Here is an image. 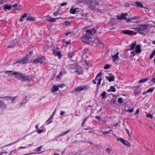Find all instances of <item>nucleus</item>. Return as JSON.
<instances>
[{
    "instance_id": "obj_25",
    "label": "nucleus",
    "mask_w": 155,
    "mask_h": 155,
    "mask_svg": "<svg viewBox=\"0 0 155 155\" xmlns=\"http://www.w3.org/2000/svg\"><path fill=\"white\" fill-rule=\"evenodd\" d=\"M61 52L60 51H59L56 52V54H54L55 56H58L59 58H60L62 57Z\"/></svg>"
},
{
    "instance_id": "obj_34",
    "label": "nucleus",
    "mask_w": 155,
    "mask_h": 155,
    "mask_svg": "<svg viewBox=\"0 0 155 155\" xmlns=\"http://www.w3.org/2000/svg\"><path fill=\"white\" fill-rule=\"evenodd\" d=\"M124 33L128 35H130L132 33L129 30H126L124 31Z\"/></svg>"
},
{
    "instance_id": "obj_48",
    "label": "nucleus",
    "mask_w": 155,
    "mask_h": 155,
    "mask_svg": "<svg viewBox=\"0 0 155 155\" xmlns=\"http://www.w3.org/2000/svg\"><path fill=\"white\" fill-rule=\"evenodd\" d=\"M134 110V109H129L128 110H126V111L127 112H130V113H132L133 112Z\"/></svg>"
},
{
    "instance_id": "obj_60",
    "label": "nucleus",
    "mask_w": 155,
    "mask_h": 155,
    "mask_svg": "<svg viewBox=\"0 0 155 155\" xmlns=\"http://www.w3.org/2000/svg\"><path fill=\"white\" fill-rule=\"evenodd\" d=\"M58 12H54L53 13V15H54V16H56L58 15Z\"/></svg>"
},
{
    "instance_id": "obj_9",
    "label": "nucleus",
    "mask_w": 155,
    "mask_h": 155,
    "mask_svg": "<svg viewBox=\"0 0 155 155\" xmlns=\"http://www.w3.org/2000/svg\"><path fill=\"white\" fill-rule=\"evenodd\" d=\"M148 26L146 25H140L139 26V33L143 34V31L147 28Z\"/></svg>"
},
{
    "instance_id": "obj_57",
    "label": "nucleus",
    "mask_w": 155,
    "mask_h": 155,
    "mask_svg": "<svg viewBox=\"0 0 155 155\" xmlns=\"http://www.w3.org/2000/svg\"><path fill=\"white\" fill-rule=\"evenodd\" d=\"M67 3L66 2H63L61 4V5L62 6H63L66 5H67Z\"/></svg>"
},
{
    "instance_id": "obj_10",
    "label": "nucleus",
    "mask_w": 155,
    "mask_h": 155,
    "mask_svg": "<svg viewBox=\"0 0 155 155\" xmlns=\"http://www.w3.org/2000/svg\"><path fill=\"white\" fill-rule=\"evenodd\" d=\"M59 90V88H58V87L57 86L54 85L51 88V92L54 94V93L58 91ZM54 95V94H53Z\"/></svg>"
},
{
    "instance_id": "obj_12",
    "label": "nucleus",
    "mask_w": 155,
    "mask_h": 155,
    "mask_svg": "<svg viewBox=\"0 0 155 155\" xmlns=\"http://www.w3.org/2000/svg\"><path fill=\"white\" fill-rule=\"evenodd\" d=\"M105 78L106 80H108L109 82L114 81L115 79L114 76L113 75L111 76H106Z\"/></svg>"
},
{
    "instance_id": "obj_1",
    "label": "nucleus",
    "mask_w": 155,
    "mask_h": 155,
    "mask_svg": "<svg viewBox=\"0 0 155 155\" xmlns=\"http://www.w3.org/2000/svg\"><path fill=\"white\" fill-rule=\"evenodd\" d=\"M96 31V29L94 28L86 30L85 35L82 37V41L84 42L88 43L89 39L91 38L92 35L94 34Z\"/></svg>"
},
{
    "instance_id": "obj_41",
    "label": "nucleus",
    "mask_w": 155,
    "mask_h": 155,
    "mask_svg": "<svg viewBox=\"0 0 155 155\" xmlns=\"http://www.w3.org/2000/svg\"><path fill=\"white\" fill-rule=\"evenodd\" d=\"M111 151V149L109 148H107L106 149V152H107L108 153H110V152Z\"/></svg>"
},
{
    "instance_id": "obj_62",
    "label": "nucleus",
    "mask_w": 155,
    "mask_h": 155,
    "mask_svg": "<svg viewBox=\"0 0 155 155\" xmlns=\"http://www.w3.org/2000/svg\"><path fill=\"white\" fill-rule=\"evenodd\" d=\"M154 56V55L152 53H151V54H150V55L149 58L150 59H152L153 57Z\"/></svg>"
},
{
    "instance_id": "obj_51",
    "label": "nucleus",
    "mask_w": 155,
    "mask_h": 155,
    "mask_svg": "<svg viewBox=\"0 0 155 155\" xmlns=\"http://www.w3.org/2000/svg\"><path fill=\"white\" fill-rule=\"evenodd\" d=\"M56 111V110H55L54 111V112L50 116V117H51V118H53V117H54V115L55 114Z\"/></svg>"
},
{
    "instance_id": "obj_56",
    "label": "nucleus",
    "mask_w": 155,
    "mask_h": 155,
    "mask_svg": "<svg viewBox=\"0 0 155 155\" xmlns=\"http://www.w3.org/2000/svg\"><path fill=\"white\" fill-rule=\"evenodd\" d=\"M64 86V84H61L59 85H57V86L58 87V88H59V87L62 88Z\"/></svg>"
},
{
    "instance_id": "obj_28",
    "label": "nucleus",
    "mask_w": 155,
    "mask_h": 155,
    "mask_svg": "<svg viewBox=\"0 0 155 155\" xmlns=\"http://www.w3.org/2000/svg\"><path fill=\"white\" fill-rule=\"evenodd\" d=\"M26 20L27 21H32L34 20V18L31 16H28Z\"/></svg>"
},
{
    "instance_id": "obj_13",
    "label": "nucleus",
    "mask_w": 155,
    "mask_h": 155,
    "mask_svg": "<svg viewBox=\"0 0 155 155\" xmlns=\"http://www.w3.org/2000/svg\"><path fill=\"white\" fill-rule=\"evenodd\" d=\"M79 8H71L70 9V12L71 14H74L76 13L77 11L79 12Z\"/></svg>"
},
{
    "instance_id": "obj_50",
    "label": "nucleus",
    "mask_w": 155,
    "mask_h": 155,
    "mask_svg": "<svg viewBox=\"0 0 155 155\" xmlns=\"http://www.w3.org/2000/svg\"><path fill=\"white\" fill-rule=\"evenodd\" d=\"M16 97H17L16 96H15L14 97H12V98L10 100H12V103H13L14 102V101Z\"/></svg>"
},
{
    "instance_id": "obj_31",
    "label": "nucleus",
    "mask_w": 155,
    "mask_h": 155,
    "mask_svg": "<svg viewBox=\"0 0 155 155\" xmlns=\"http://www.w3.org/2000/svg\"><path fill=\"white\" fill-rule=\"evenodd\" d=\"M154 89L155 87H151L147 91V93L152 92L154 90Z\"/></svg>"
},
{
    "instance_id": "obj_27",
    "label": "nucleus",
    "mask_w": 155,
    "mask_h": 155,
    "mask_svg": "<svg viewBox=\"0 0 155 155\" xmlns=\"http://www.w3.org/2000/svg\"><path fill=\"white\" fill-rule=\"evenodd\" d=\"M148 80L147 78H143L139 81L138 82L140 83H144L147 81Z\"/></svg>"
},
{
    "instance_id": "obj_40",
    "label": "nucleus",
    "mask_w": 155,
    "mask_h": 155,
    "mask_svg": "<svg viewBox=\"0 0 155 155\" xmlns=\"http://www.w3.org/2000/svg\"><path fill=\"white\" fill-rule=\"evenodd\" d=\"M110 67V66L109 64H106L104 67V68L105 69H107L109 68Z\"/></svg>"
},
{
    "instance_id": "obj_61",
    "label": "nucleus",
    "mask_w": 155,
    "mask_h": 155,
    "mask_svg": "<svg viewBox=\"0 0 155 155\" xmlns=\"http://www.w3.org/2000/svg\"><path fill=\"white\" fill-rule=\"evenodd\" d=\"M33 143H32V144H28L27 145V146H26V147H27H27H31L32 146H33Z\"/></svg>"
},
{
    "instance_id": "obj_14",
    "label": "nucleus",
    "mask_w": 155,
    "mask_h": 155,
    "mask_svg": "<svg viewBox=\"0 0 155 155\" xmlns=\"http://www.w3.org/2000/svg\"><path fill=\"white\" fill-rule=\"evenodd\" d=\"M47 17L48 18L47 20L48 22H54L56 21V18H53L49 15H47Z\"/></svg>"
},
{
    "instance_id": "obj_32",
    "label": "nucleus",
    "mask_w": 155,
    "mask_h": 155,
    "mask_svg": "<svg viewBox=\"0 0 155 155\" xmlns=\"http://www.w3.org/2000/svg\"><path fill=\"white\" fill-rule=\"evenodd\" d=\"M94 41L96 43H97L100 44H101V42L98 38L95 39Z\"/></svg>"
},
{
    "instance_id": "obj_43",
    "label": "nucleus",
    "mask_w": 155,
    "mask_h": 155,
    "mask_svg": "<svg viewBox=\"0 0 155 155\" xmlns=\"http://www.w3.org/2000/svg\"><path fill=\"white\" fill-rule=\"evenodd\" d=\"M17 5H18L17 4H15L12 6V7L14 8L15 9H16V10H18L19 9V8H17Z\"/></svg>"
},
{
    "instance_id": "obj_53",
    "label": "nucleus",
    "mask_w": 155,
    "mask_h": 155,
    "mask_svg": "<svg viewBox=\"0 0 155 155\" xmlns=\"http://www.w3.org/2000/svg\"><path fill=\"white\" fill-rule=\"evenodd\" d=\"M43 132V130H38L37 131L38 133L39 134H41V133Z\"/></svg>"
},
{
    "instance_id": "obj_8",
    "label": "nucleus",
    "mask_w": 155,
    "mask_h": 155,
    "mask_svg": "<svg viewBox=\"0 0 155 155\" xmlns=\"http://www.w3.org/2000/svg\"><path fill=\"white\" fill-rule=\"evenodd\" d=\"M102 74V73L101 72H100L97 75L95 79L96 81H98V82H97V86L101 84V82L102 80V78L101 77H99V76H100L101 74Z\"/></svg>"
},
{
    "instance_id": "obj_63",
    "label": "nucleus",
    "mask_w": 155,
    "mask_h": 155,
    "mask_svg": "<svg viewBox=\"0 0 155 155\" xmlns=\"http://www.w3.org/2000/svg\"><path fill=\"white\" fill-rule=\"evenodd\" d=\"M124 6L126 7H128L130 6V4H126Z\"/></svg>"
},
{
    "instance_id": "obj_21",
    "label": "nucleus",
    "mask_w": 155,
    "mask_h": 155,
    "mask_svg": "<svg viewBox=\"0 0 155 155\" xmlns=\"http://www.w3.org/2000/svg\"><path fill=\"white\" fill-rule=\"evenodd\" d=\"M70 131V130H67V131L64 132V133H62L59 134V135H58V137H59L63 136L66 134H68V133H69Z\"/></svg>"
},
{
    "instance_id": "obj_24",
    "label": "nucleus",
    "mask_w": 155,
    "mask_h": 155,
    "mask_svg": "<svg viewBox=\"0 0 155 155\" xmlns=\"http://www.w3.org/2000/svg\"><path fill=\"white\" fill-rule=\"evenodd\" d=\"M135 5L136 6L138 7L143 8V5L141 4V2H135Z\"/></svg>"
},
{
    "instance_id": "obj_11",
    "label": "nucleus",
    "mask_w": 155,
    "mask_h": 155,
    "mask_svg": "<svg viewBox=\"0 0 155 155\" xmlns=\"http://www.w3.org/2000/svg\"><path fill=\"white\" fill-rule=\"evenodd\" d=\"M135 52L136 54H139L141 52V47L139 45H137L135 47Z\"/></svg>"
},
{
    "instance_id": "obj_36",
    "label": "nucleus",
    "mask_w": 155,
    "mask_h": 155,
    "mask_svg": "<svg viewBox=\"0 0 155 155\" xmlns=\"http://www.w3.org/2000/svg\"><path fill=\"white\" fill-rule=\"evenodd\" d=\"M4 98H5L6 100L7 101H8L11 99L12 98V97L6 96L4 97Z\"/></svg>"
},
{
    "instance_id": "obj_64",
    "label": "nucleus",
    "mask_w": 155,
    "mask_h": 155,
    "mask_svg": "<svg viewBox=\"0 0 155 155\" xmlns=\"http://www.w3.org/2000/svg\"><path fill=\"white\" fill-rule=\"evenodd\" d=\"M64 113L65 112L63 111H61L60 112V114L61 115H63L64 114Z\"/></svg>"
},
{
    "instance_id": "obj_3",
    "label": "nucleus",
    "mask_w": 155,
    "mask_h": 155,
    "mask_svg": "<svg viewBox=\"0 0 155 155\" xmlns=\"http://www.w3.org/2000/svg\"><path fill=\"white\" fill-rule=\"evenodd\" d=\"M88 4L89 8L92 10H96V8L99 5L98 2L94 0L90 2Z\"/></svg>"
},
{
    "instance_id": "obj_42",
    "label": "nucleus",
    "mask_w": 155,
    "mask_h": 155,
    "mask_svg": "<svg viewBox=\"0 0 155 155\" xmlns=\"http://www.w3.org/2000/svg\"><path fill=\"white\" fill-rule=\"evenodd\" d=\"M72 33V32L71 31H68L66 33H65L64 34L66 36H67L69 35H71Z\"/></svg>"
},
{
    "instance_id": "obj_29",
    "label": "nucleus",
    "mask_w": 155,
    "mask_h": 155,
    "mask_svg": "<svg viewBox=\"0 0 155 155\" xmlns=\"http://www.w3.org/2000/svg\"><path fill=\"white\" fill-rule=\"evenodd\" d=\"M19 140H18L17 141H16L13 142L12 143H9V144H8V145H6L5 146H4V147H2V148H3L4 147H7L8 146H11V145H13V144H15V143H17L19 141Z\"/></svg>"
},
{
    "instance_id": "obj_5",
    "label": "nucleus",
    "mask_w": 155,
    "mask_h": 155,
    "mask_svg": "<svg viewBox=\"0 0 155 155\" xmlns=\"http://www.w3.org/2000/svg\"><path fill=\"white\" fill-rule=\"evenodd\" d=\"M89 88V87L87 85H82L80 87H77L75 91L77 92L81 91L83 90H86Z\"/></svg>"
},
{
    "instance_id": "obj_15",
    "label": "nucleus",
    "mask_w": 155,
    "mask_h": 155,
    "mask_svg": "<svg viewBox=\"0 0 155 155\" xmlns=\"http://www.w3.org/2000/svg\"><path fill=\"white\" fill-rule=\"evenodd\" d=\"M7 107L6 105L3 101L0 100V108L2 109H5Z\"/></svg>"
},
{
    "instance_id": "obj_38",
    "label": "nucleus",
    "mask_w": 155,
    "mask_h": 155,
    "mask_svg": "<svg viewBox=\"0 0 155 155\" xmlns=\"http://www.w3.org/2000/svg\"><path fill=\"white\" fill-rule=\"evenodd\" d=\"M116 101L114 99H111L110 104H114L116 103Z\"/></svg>"
},
{
    "instance_id": "obj_39",
    "label": "nucleus",
    "mask_w": 155,
    "mask_h": 155,
    "mask_svg": "<svg viewBox=\"0 0 155 155\" xmlns=\"http://www.w3.org/2000/svg\"><path fill=\"white\" fill-rule=\"evenodd\" d=\"M126 133H127V134L128 135V136L129 137L128 138L129 139H130L131 138L130 135V134L129 130L128 129H126Z\"/></svg>"
},
{
    "instance_id": "obj_17",
    "label": "nucleus",
    "mask_w": 155,
    "mask_h": 155,
    "mask_svg": "<svg viewBox=\"0 0 155 155\" xmlns=\"http://www.w3.org/2000/svg\"><path fill=\"white\" fill-rule=\"evenodd\" d=\"M127 15V13H124V14H121L120 15V18H121L122 19L124 20H126L127 21L128 20L127 18L126 17V16Z\"/></svg>"
},
{
    "instance_id": "obj_35",
    "label": "nucleus",
    "mask_w": 155,
    "mask_h": 155,
    "mask_svg": "<svg viewBox=\"0 0 155 155\" xmlns=\"http://www.w3.org/2000/svg\"><path fill=\"white\" fill-rule=\"evenodd\" d=\"M118 102L119 104H122L123 102L122 98L121 97L118 98Z\"/></svg>"
},
{
    "instance_id": "obj_23",
    "label": "nucleus",
    "mask_w": 155,
    "mask_h": 155,
    "mask_svg": "<svg viewBox=\"0 0 155 155\" xmlns=\"http://www.w3.org/2000/svg\"><path fill=\"white\" fill-rule=\"evenodd\" d=\"M52 120L53 118H51V117H50L45 122L46 124L48 125L49 124L52 122Z\"/></svg>"
},
{
    "instance_id": "obj_59",
    "label": "nucleus",
    "mask_w": 155,
    "mask_h": 155,
    "mask_svg": "<svg viewBox=\"0 0 155 155\" xmlns=\"http://www.w3.org/2000/svg\"><path fill=\"white\" fill-rule=\"evenodd\" d=\"M75 71L78 74H81V71H80L79 70H76Z\"/></svg>"
},
{
    "instance_id": "obj_58",
    "label": "nucleus",
    "mask_w": 155,
    "mask_h": 155,
    "mask_svg": "<svg viewBox=\"0 0 155 155\" xmlns=\"http://www.w3.org/2000/svg\"><path fill=\"white\" fill-rule=\"evenodd\" d=\"M87 118H88V117H87L84 119V121H83V123H82V126L86 122L87 120Z\"/></svg>"
},
{
    "instance_id": "obj_16",
    "label": "nucleus",
    "mask_w": 155,
    "mask_h": 155,
    "mask_svg": "<svg viewBox=\"0 0 155 155\" xmlns=\"http://www.w3.org/2000/svg\"><path fill=\"white\" fill-rule=\"evenodd\" d=\"M136 44V42L134 41L132 42L131 44L130 45V48L129 49V50L130 51H131L133 50L134 48H135V45Z\"/></svg>"
},
{
    "instance_id": "obj_30",
    "label": "nucleus",
    "mask_w": 155,
    "mask_h": 155,
    "mask_svg": "<svg viewBox=\"0 0 155 155\" xmlns=\"http://www.w3.org/2000/svg\"><path fill=\"white\" fill-rule=\"evenodd\" d=\"M107 92L105 91H104L101 95V97H102V99H104L105 98Z\"/></svg>"
},
{
    "instance_id": "obj_2",
    "label": "nucleus",
    "mask_w": 155,
    "mask_h": 155,
    "mask_svg": "<svg viewBox=\"0 0 155 155\" xmlns=\"http://www.w3.org/2000/svg\"><path fill=\"white\" fill-rule=\"evenodd\" d=\"M14 75L18 79H21V80L22 81H29V77L22 73L15 72Z\"/></svg>"
},
{
    "instance_id": "obj_7",
    "label": "nucleus",
    "mask_w": 155,
    "mask_h": 155,
    "mask_svg": "<svg viewBox=\"0 0 155 155\" xmlns=\"http://www.w3.org/2000/svg\"><path fill=\"white\" fill-rule=\"evenodd\" d=\"M28 61V59L26 57H23L19 60V61L15 63V64H17L18 63H20L22 64H24L26 63Z\"/></svg>"
},
{
    "instance_id": "obj_54",
    "label": "nucleus",
    "mask_w": 155,
    "mask_h": 155,
    "mask_svg": "<svg viewBox=\"0 0 155 155\" xmlns=\"http://www.w3.org/2000/svg\"><path fill=\"white\" fill-rule=\"evenodd\" d=\"M139 27H136L135 28H134V29L135 31H138L139 33Z\"/></svg>"
},
{
    "instance_id": "obj_33",
    "label": "nucleus",
    "mask_w": 155,
    "mask_h": 155,
    "mask_svg": "<svg viewBox=\"0 0 155 155\" xmlns=\"http://www.w3.org/2000/svg\"><path fill=\"white\" fill-rule=\"evenodd\" d=\"M74 54V52L73 51H70L68 53V57L69 58H71L72 57L73 55Z\"/></svg>"
},
{
    "instance_id": "obj_19",
    "label": "nucleus",
    "mask_w": 155,
    "mask_h": 155,
    "mask_svg": "<svg viewBox=\"0 0 155 155\" xmlns=\"http://www.w3.org/2000/svg\"><path fill=\"white\" fill-rule=\"evenodd\" d=\"M118 54L119 53L117 52L116 55H113L112 56V58L114 62H115V61L118 58Z\"/></svg>"
},
{
    "instance_id": "obj_55",
    "label": "nucleus",
    "mask_w": 155,
    "mask_h": 155,
    "mask_svg": "<svg viewBox=\"0 0 155 155\" xmlns=\"http://www.w3.org/2000/svg\"><path fill=\"white\" fill-rule=\"evenodd\" d=\"M71 42V41L70 40L68 41H66L65 43L66 45H68L70 44Z\"/></svg>"
},
{
    "instance_id": "obj_20",
    "label": "nucleus",
    "mask_w": 155,
    "mask_h": 155,
    "mask_svg": "<svg viewBox=\"0 0 155 155\" xmlns=\"http://www.w3.org/2000/svg\"><path fill=\"white\" fill-rule=\"evenodd\" d=\"M139 18V16H134L128 19L127 21V22H131V20H137Z\"/></svg>"
},
{
    "instance_id": "obj_37",
    "label": "nucleus",
    "mask_w": 155,
    "mask_h": 155,
    "mask_svg": "<svg viewBox=\"0 0 155 155\" xmlns=\"http://www.w3.org/2000/svg\"><path fill=\"white\" fill-rule=\"evenodd\" d=\"M65 24L67 26H69L71 25V22L69 21H66L65 22Z\"/></svg>"
},
{
    "instance_id": "obj_22",
    "label": "nucleus",
    "mask_w": 155,
    "mask_h": 155,
    "mask_svg": "<svg viewBox=\"0 0 155 155\" xmlns=\"http://www.w3.org/2000/svg\"><path fill=\"white\" fill-rule=\"evenodd\" d=\"M107 91L109 92L111 91L115 92L116 91V89L114 86H111L110 87V89H109Z\"/></svg>"
},
{
    "instance_id": "obj_26",
    "label": "nucleus",
    "mask_w": 155,
    "mask_h": 155,
    "mask_svg": "<svg viewBox=\"0 0 155 155\" xmlns=\"http://www.w3.org/2000/svg\"><path fill=\"white\" fill-rule=\"evenodd\" d=\"M5 73L8 75H14V72H13L12 71H6L5 72Z\"/></svg>"
},
{
    "instance_id": "obj_46",
    "label": "nucleus",
    "mask_w": 155,
    "mask_h": 155,
    "mask_svg": "<svg viewBox=\"0 0 155 155\" xmlns=\"http://www.w3.org/2000/svg\"><path fill=\"white\" fill-rule=\"evenodd\" d=\"M146 116L148 117L151 118L153 117L152 115L150 114H148L146 115Z\"/></svg>"
},
{
    "instance_id": "obj_44",
    "label": "nucleus",
    "mask_w": 155,
    "mask_h": 155,
    "mask_svg": "<svg viewBox=\"0 0 155 155\" xmlns=\"http://www.w3.org/2000/svg\"><path fill=\"white\" fill-rule=\"evenodd\" d=\"M131 54L133 56H134L136 55V53L134 51H133L130 52Z\"/></svg>"
},
{
    "instance_id": "obj_18",
    "label": "nucleus",
    "mask_w": 155,
    "mask_h": 155,
    "mask_svg": "<svg viewBox=\"0 0 155 155\" xmlns=\"http://www.w3.org/2000/svg\"><path fill=\"white\" fill-rule=\"evenodd\" d=\"M12 8L11 5H4V10L6 11L7 10H10Z\"/></svg>"
},
{
    "instance_id": "obj_49",
    "label": "nucleus",
    "mask_w": 155,
    "mask_h": 155,
    "mask_svg": "<svg viewBox=\"0 0 155 155\" xmlns=\"http://www.w3.org/2000/svg\"><path fill=\"white\" fill-rule=\"evenodd\" d=\"M27 103L26 101H25V102H22L20 103V106H21L24 104H25Z\"/></svg>"
},
{
    "instance_id": "obj_45",
    "label": "nucleus",
    "mask_w": 155,
    "mask_h": 155,
    "mask_svg": "<svg viewBox=\"0 0 155 155\" xmlns=\"http://www.w3.org/2000/svg\"><path fill=\"white\" fill-rule=\"evenodd\" d=\"M111 131H112V130H108V131H106V132H104L103 133V134H104L105 135V134H107L109 133Z\"/></svg>"
},
{
    "instance_id": "obj_4",
    "label": "nucleus",
    "mask_w": 155,
    "mask_h": 155,
    "mask_svg": "<svg viewBox=\"0 0 155 155\" xmlns=\"http://www.w3.org/2000/svg\"><path fill=\"white\" fill-rule=\"evenodd\" d=\"M45 58L44 56H42L41 57L37 58L32 61L34 64H36L38 63L41 64L45 60Z\"/></svg>"
},
{
    "instance_id": "obj_6",
    "label": "nucleus",
    "mask_w": 155,
    "mask_h": 155,
    "mask_svg": "<svg viewBox=\"0 0 155 155\" xmlns=\"http://www.w3.org/2000/svg\"><path fill=\"white\" fill-rule=\"evenodd\" d=\"M117 141H120L123 144L127 146L130 147V143L128 140H125L122 138H118L117 139Z\"/></svg>"
},
{
    "instance_id": "obj_47",
    "label": "nucleus",
    "mask_w": 155,
    "mask_h": 155,
    "mask_svg": "<svg viewBox=\"0 0 155 155\" xmlns=\"http://www.w3.org/2000/svg\"><path fill=\"white\" fill-rule=\"evenodd\" d=\"M42 147V146H40L39 147H38L36 151L37 152H40Z\"/></svg>"
},
{
    "instance_id": "obj_52",
    "label": "nucleus",
    "mask_w": 155,
    "mask_h": 155,
    "mask_svg": "<svg viewBox=\"0 0 155 155\" xmlns=\"http://www.w3.org/2000/svg\"><path fill=\"white\" fill-rule=\"evenodd\" d=\"M27 16V14L25 13L23 15H21V18H25Z\"/></svg>"
}]
</instances>
